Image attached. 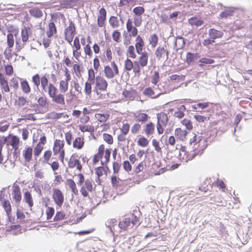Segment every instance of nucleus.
Wrapping results in <instances>:
<instances>
[{
  "instance_id": "1",
  "label": "nucleus",
  "mask_w": 252,
  "mask_h": 252,
  "mask_svg": "<svg viewBox=\"0 0 252 252\" xmlns=\"http://www.w3.org/2000/svg\"><path fill=\"white\" fill-rule=\"evenodd\" d=\"M52 196L55 203L59 207L62 206L64 201V196L61 190L59 189H53Z\"/></svg>"
},
{
  "instance_id": "2",
  "label": "nucleus",
  "mask_w": 252,
  "mask_h": 252,
  "mask_svg": "<svg viewBox=\"0 0 252 252\" xmlns=\"http://www.w3.org/2000/svg\"><path fill=\"white\" fill-rule=\"evenodd\" d=\"M12 188L13 190L12 195H13V199L15 201V204L18 205L22 199V193L20 188L18 185L16 184H14Z\"/></svg>"
},
{
  "instance_id": "3",
  "label": "nucleus",
  "mask_w": 252,
  "mask_h": 252,
  "mask_svg": "<svg viewBox=\"0 0 252 252\" xmlns=\"http://www.w3.org/2000/svg\"><path fill=\"white\" fill-rule=\"evenodd\" d=\"M95 89H98L101 91L106 90L108 83L107 81L101 76H97L96 77Z\"/></svg>"
},
{
  "instance_id": "4",
  "label": "nucleus",
  "mask_w": 252,
  "mask_h": 252,
  "mask_svg": "<svg viewBox=\"0 0 252 252\" xmlns=\"http://www.w3.org/2000/svg\"><path fill=\"white\" fill-rule=\"evenodd\" d=\"M106 10L104 7H102L99 10V15L97 19V24L99 27L104 26L106 20Z\"/></svg>"
},
{
  "instance_id": "5",
  "label": "nucleus",
  "mask_w": 252,
  "mask_h": 252,
  "mask_svg": "<svg viewBox=\"0 0 252 252\" xmlns=\"http://www.w3.org/2000/svg\"><path fill=\"white\" fill-rule=\"evenodd\" d=\"M0 200L1 202L2 206L5 210L6 215L9 219L11 213V206L10 203L8 200L3 199V197H2L1 195L0 196Z\"/></svg>"
},
{
  "instance_id": "6",
  "label": "nucleus",
  "mask_w": 252,
  "mask_h": 252,
  "mask_svg": "<svg viewBox=\"0 0 252 252\" xmlns=\"http://www.w3.org/2000/svg\"><path fill=\"white\" fill-rule=\"evenodd\" d=\"M135 41L136 43L135 46L136 51L138 54H141L142 51L145 46L144 40L140 35H138L136 36Z\"/></svg>"
},
{
  "instance_id": "7",
  "label": "nucleus",
  "mask_w": 252,
  "mask_h": 252,
  "mask_svg": "<svg viewBox=\"0 0 252 252\" xmlns=\"http://www.w3.org/2000/svg\"><path fill=\"white\" fill-rule=\"evenodd\" d=\"M186 39H185L182 36H177L175 40L174 48L176 49V51L183 48L186 45Z\"/></svg>"
},
{
  "instance_id": "8",
  "label": "nucleus",
  "mask_w": 252,
  "mask_h": 252,
  "mask_svg": "<svg viewBox=\"0 0 252 252\" xmlns=\"http://www.w3.org/2000/svg\"><path fill=\"white\" fill-rule=\"evenodd\" d=\"M208 34L210 37L215 40L216 39L221 38L223 35V32L220 31L212 28L209 30Z\"/></svg>"
},
{
  "instance_id": "9",
  "label": "nucleus",
  "mask_w": 252,
  "mask_h": 252,
  "mask_svg": "<svg viewBox=\"0 0 252 252\" xmlns=\"http://www.w3.org/2000/svg\"><path fill=\"white\" fill-rule=\"evenodd\" d=\"M33 150L31 147H26L23 152V156L26 162H30L32 157Z\"/></svg>"
},
{
  "instance_id": "10",
  "label": "nucleus",
  "mask_w": 252,
  "mask_h": 252,
  "mask_svg": "<svg viewBox=\"0 0 252 252\" xmlns=\"http://www.w3.org/2000/svg\"><path fill=\"white\" fill-rule=\"evenodd\" d=\"M134 117H135V120L141 122V124L146 123L150 118L148 114L143 113H140L137 115L134 114Z\"/></svg>"
},
{
  "instance_id": "11",
  "label": "nucleus",
  "mask_w": 252,
  "mask_h": 252,
  "mask_svg": "<svg viewBox=\"0 0 252 252\" xmlns=\"http://www.w3.org/2000/svg\"><path fill=\"white\" fill-rule=\"evenodd\" d=\"M236 9L233 7H228L225 11L220 13V16L221 18H227L228 17L232 16Z\"/></svg>"
},
{
  "instance_id": "12",
  "label": "nucleus",
  "mask_w": 252,
  "mask_h": 252,
  "mask_svg": "<svg viewBox=\"0 0 252 252\" xmlns=\"http://www.w3.org/2000/svg\"><path fill=\"white\" fill-rule=\"evenodd\" d=\"M141 56L139 58V60L138 61L142 67H144L147 65L148 61V53L146 52H142V53L140 54Z\"/></svg>"
},
{
  "instance_id": "13",
  "label": "nucleus",
  "mask_w": 252,
  "mask_h": 252,
  "mask_svg": "<svg viewBox=\"0 0 252 252\" xmlns=\"http://www.w3.org/2000/svg\"><path fill=\"white\" fill-rule=\"evenodd\" d=\"M117 222V220L115 219H111L110 220H108L105 222V225L107 227H108L110 231L113 233V235L114 236V241H116V237L115 236L113 228L115 225H116V223Z\"/></svg>"
},
{
  "instance_id": "14",
  "label": "nucleus",
  "mask_w": 252,
  "mask_h": 252,
  "mask_svg": "<svg viewBox=\"0 0 252 252\" xmlns=\"http://www.w3.org/2000/svg\"><path fill=\"white\" fill-rule=\"evenodd\" d=\"M132 220L128 218H126L123 220L122 221H120L119 223V227L124 230H126L129 226H130Z\"/></svg>"
},
{
  "instance_id": "15",
  "label": "nucleus",
  "mask_w": 252,
  "mask_h": 252,
  "mask_svg": "<svg viewBox=\"0 0 252 252\" xmlns=\"http://www.w3.org/2000/svg\"><path fill=\"white\" fill-rule=\"evenodd\" d=\"M24 201L31 208L33 205L32 197L31 192L28 190L24 193Z\"/></svg>"
},
{
  "instance_id": "16",
  "label": "nucleus",
  "mask_w": 252,
  "mask_h": 252,
  "mask_svg": "<svg viewBox=\"0 0 252 252\" xmlns=\"http://www.w3.org/2000/svg\"><path fill=\"white\" fill-rule=\"evenodd\" d=\"M49 31L47 32V35L48 37H52L54 34H55L57 32V28L53 22H51L49 24Z\"/></svg>"
},
{
  "instance_id": "17",
  "label": "nucleus",
  "mask_w": 252,
  "mask_h": 252,
  "mask_svg": "<svg viewBox=\"0 0 252 252\" xmlns=\"http://www.w3.org/2000/svg\"><path fill=\"white\" fill-rule=\"evenodd\" d=\"M189 23L191 26L199 27L203 24L204 21L196 17H192L189 19Z\"/></svg>"
},
{
  "instance_id": "18",
  "label": "nucleus",
  "mask_w": 252,
  "mask_h": 252,
  "mask_svg": "<svg viewBox=\"0 0 252 252\" xmlns=\"http://www.w3.org/2000/svg\"><path fill=\"white\" fill-rule=\"evenodd\" d=\"M199 56L197 53L188 52L186 56V62L188 64H190L197 60Z\"/></svg>"
},
{
  "instance_id": "19",
  "label": "nucleus",
  "mask_w": 252,
  "mask_h": 252,
  "mask_svg": "<svg viewBox=\"0 0 252 252\" xmlns=\"http://www.w3.org/2000/svg\"><path fill=\"white\" fill-rule=\"evenodd\" d=\"M145 128L144 129V131L148 136L154 133L155 130V125L153 123L150 122L147 124L145 126Z\"/></svg>"
},
{
  "instance_id": "20",
  "label": "nucleus",
  "mask_w": 252,
  "mask_h": 252,
  "mask_svg": "<svg viewBox=\"0 0 252 252\" xmlns=\"http://www.w3.org/2000/svg\"><path fill=\"white\" fill-rule=\"evenodd\" d=\"M30 29L29 27H24L21 31L22 41L24 43L28 40Z\"/></svg>"
},
{
  "instance_id": "21",
  "label": "nucleus",
  "mask_w": 252,
  "mask_h": 252,
  "mask_svg": "<svg viewBox=\"0 0 252 252\" xmlns=\"http://www.w3.org/2000/svg\"><path fill=\"white\" fill-rule=\"evenodd\" d=\"M52 100L53 102L58 104L63 105L65 104L64 95L61 94H57L52 97Z\"/></svg>"
},
{
  "instance_id": "22",
  "label": "nucleus",
  "mask_w": 252,
  "mask_h": 252,
  "mask_svg": "<svg viewBox=\"0 0 252 252\" xmlns=\"http://www.w3.org/2000/svg\"><path fill=\"white\" fill-rule=\"evenodd\" d=\"M143 94L145 95L151 97L152 98H157L160 95V93L157 94L156 95L153 96L155 94V92L154 90L151 87L146 88L143 92Z\"/></svg>"
},
{
  "instance_id": "23",
  "label": "nucleus",
  "mask_w": 252,
  "mask_h": 252,
  "mask_svg": "<svg viewBox=\"0 0 252 252\" xmlns=\"http://www.w3.org/2000/svg\"><path fill=\"white\" fill-rule=\"evenodd\" d=\"M84 144L83 139L81 137H77L73 142V147L77 149H81Z\"/></svg>"
},
{
  "instance_id": "24",
  "label": "nucleus",
  "mask_w": 252,
  "mask_h": 252,
  "mask_svg": "<svg viewBox=\"0 0 252 252\" xmlns=\"http://www.w3.org/2000/svg\"><path fill=\"white\" fill-rule=\"evenodd\" d=\"M67 185L69 186V188L71 190L72 192L77 195L78 194V191L76 188V185L75 182L71 179H67L66 180Z\"/></svg>"
},
{
  "instance_id": "25",
  "label": "nucleus",
  "mask_w": 252,
  "mask_h": 252,
  "mask_svg": "<svg viewBox=\"0 0 252 252\" xmlns=\"http://www.w3.org/2000/svg\"><path fill=\"white\" fill-rule=\"evenodd\" d=\"M48 92L49 96L52 98L57 94L58 90L53 84L50 83L48 87Z\"/></svg>"
},
{
  "instance_id": "26",
  "label": "nucleus",
  "mask_w": 252,
  "mask_h": 252,
  "mask_svg": "<svg viewBox=\"0 0 252 252\" xmlns=\"http://www.w3.org/2000/svg\"><path fill=\"white\" fill-rule=\"evenodd\" d=\"M30 14L35 18H40L43 15V13L41 10L37 8H33L29 10Z\"/></svg>"
},
{
  "instance_id": "27",
  "label": "nucleus",
  "mask_w": 252,
  "mask_h": 252,
  "mask_svg": "<svg viewBox=\"0 0 252 252\" xmlns=\"http://www.w3.org/2000/svg\"><path fill=\"white\" fill-rule=\"evenodd\" d=\"M158 122L161 121L163 125L166 126L168 121V118L166 114L163 113L157 115Z\"/></svg>"
},
{
  "instance_id": "28",
  "label": "nucleus",
  "mask_w": 252,
  "mask_h": 252,
  "mask_svg": "<svg viewBox=\"0 0 252 252\" xmlns=\"http://www.w3.org/2000/svg\"><path fill=\"white\" fill-rule=\"evenodd\" d=\"M96 77H95V72L93 68L88 70V79L87 82H90L91 84H94Z\"/></svg>"
},
{
  "instance_id": "29",
  "label": "nucleus",
  "mask_w": 252,
  "mask_h": 252,
  "mask_svg": "<svg viewBox=\"0 0 252 252\" xmlns=\"http://www.w3.org/2000/svg\"><path fill=\"white\" fill-rule=\"evenodd\" d=\"M21 89L23 92L26 94H29L31 92V88L28 82L24 80L21 83Z\"/></svg>"
},
{
  "instance_id": "30",
  "label": "nucleus",
  "mask_w": 252,
  "mask_h": 252,
  "mask_svg": "<svg viewBox=\"0 0 252 252\" xmlns=\"http://www.w3.org/2000/svg\"><path fill=\"white\" fill-rule=\"evenodd\" d=\"M69 25L65 28L64 31V34H68V33H70L71 32H76V26L75 24L70 20H69Z\"/></svg>"
},
{
  "instance_id": "31",
  "label": "nucleus",
  "mask_w": 252,
  "mask_h": 252,
  "mask_svg": "<svg viewBox=\"0 0 252 252\" xmlns=\"http://www.w3.org/2000/svg\"><path fill=\"white\" fill-rule=\"evenodd\" d=\"M104 72L106 77L108 78L111 79L114 76V73L109 65H106L104 67Z\"/></svg>"
},
{
  "instance_id": "32",
  "label": "nucleus",
  "mask_w": 252,
  "mask_h": 252,
  "mask_svg": "<svg viewBox=\"0 0 252 252\" xmlns=\"http://www.w3.org/2000/svg\"><path fill=\"white\" fill-rule=\"evenodd\" d=\"M32 81L34 85L35 86V87L34 88V89L36 90V88L37 90H39V86L40 83V77L38 73L35 74L32 76Z\"/></svg>"
},
{
  "instance_id": "33",
  "label": "nucleus",
  "mask_w": 252,
  "mask_h": 252,
  "mask_svg": "<svg viewBox=\"0 0 252 252\" xmlns=\"http://www.w3.org/2000/svg\"><path fill=\"white\" fill-rule=\"evenodd\" d=\"M134 63H133L129 59L127 58L125 62L124 69L126 71H130L133 68Z\"/></svg>"
},
{
  "instance_id": "34",
  "label": "nucleus",
  "mask_w": 252,
  "mask_h": 252,
  "mask_svg": "<svg viewBox=\"0 0 252 252\" xmlns=\"http://www.w3.org/2000/svg\"><path fill=\"white\" fill-rule=\"evenodd\" d=\"M158 37L156 33H154L151 35L149 39L150 44L152 45V48H155L158 43Z\"/></svg>"
},
{
  "instance_id": "35",
  "label": "nucleus",
  "mask_w": 252,
  "mask_h": 252,
  "mask_svg": "<svg viewBox=\"0 0 252 252\" xmlns=\"http://www.w3.org/2000/svg\"><path fill=\"white\" fill-rule=\"evenodd\" d=\"M109 22L113 28H116L119 25V22L117 17L112 16L110 17Z\"/></svg>"
},
{
  "instance_id": "36",
  "label": "nucleus",
  "mask_w": 252,
  "mask_h": 252,
  "mask_svg": "<svg viewBox=\"0 0 252 252\" xmlns=\"http://www.w3.org/2000/svg\"><path fill=\"white\" fill-rule=\"evenodd\" d=\"M2 139H0V163H2L3 161V155L2 154V150L4 144L7 141V137L3 136Z\"/></svg>"
},
{
  "instance_id": "37",
  "label": "nucleus",
  "mask_w": 252,
  "mask_h": 252,
  "mask_svg": "<svg viewBox=\"0 0 252 252\" xmlns=\"http://www.w3.org/2000/svg\"><path fill=\"white\" fill-rule=\"evenodd\" d=\"M199 66L202 67L204 64H212L215 63L214 60L211 58H202L199 60Z\"/></svg>"
},
{
  "instance_id": "38",
  "label": "nucleus",
  "mask_w": 252,
  "mask_h": 252,
  "mask_svg": "<svg viewBox=\"0 0 252 252\" xmlns=\"http://www.w3.org/2000/svg\"><path fill=\"white\" fill-rule=\"evenodd\" d=\"M75 154H73L68 161V167L70 168H74L77 164L79 163V160L78 159H74L73 158L75 157Z\"/></svg>"
},
{
  "instance_id": "39",
  "label": "nucleus",
  "mask_w": 252,
  "mask_h": 252,
  "mask_svg": "<svg viewBox=\"0 0 252 252\" xmlns=\"http://www.w3.org/2000/svg\"><path fill=\"white\" fill-rule=\"evenodd\" d=\"M137 144L139 146L145 147L149 144V141L144 136H141L137 141Z\"/></svg>"
},
{
  "instance_id": "40",
  "label": "nucleus",
  "mask_w": 252,
  "mask_h": 252,
  "mask_svg": "<svg viewBox=\"0 0 252 252\" xmlns=\"http://www.w3.org/2000/svg\"><path fill=\"white\" fill-rule=\"evenodd\" d=\"M132 11L136 16L141 17V16L144 13L145 9L142 6H137L133 9Z\"/></svg>"
},
{
  "instance_id": "41",
  "label": "nucleus",
  "mask_w": 252,
  "mask_h": 252,
  "mask_svg": "<svg viewBox=\"0 0 252 252\" xmlns=\"http://www.w3.org/2000/svg\"><path fill=\"white\" fill-rule=\"evenodd\" d=\"M123 35L124 37V44L127 46L130 43L131 37L132 35H130V34H128L127 32L126 31H124Z\"/></svg>"
},
{
  "instance_id": "42",
  "label": "nucleus",
  "mask_w": 252,
  "mask_h": 252,
  "mask_svg": "<svg viewBox=\"0 0 252 252\" xmlns=\"http://www.w3.org/2000/svg\"><path fill=\"white\" fill-rule=\"evenodd\" d=\"M65 219V215L64 213L62 211H57L55 216L54 217L53 220L54 221H58Z\"/></svg>"
},
{
  "instance_id": "43",
  "label": "nucleus",
  "mask_w": 252,
  "mask_h": 252,
  "mask_svg": "<svg viewBox=\"0 0 252 252\" xmlns=\"http://www.w3.org/2000/svg\"><path fill=\"white\" fill-rule=\"evenodd\" d=\"M43 147L41 145H39L37 144L34 148L33 154L35 157V160H37V157H38L41 154Z\"/></svg>"
},
{
  "instance_id": "44",
  "label": "nucleus",
  "mask_w": 252,
  "mask_h": 252,
  "mask_svg": "<svg viewBox=\"0 0 252 252\" xmlns=\"http://www.w3.org/2000/svg\"><path fill=\"white\" fill-rule=\"evenodd\" d=\"M140 64L139 63L138 61L134 62V65H133V72L135 73V75L139 76L140 75Z\"/></svg>"
},
{
  "instance_id": "45",
  "label": "nucleus",
  "mask_w": 252,
  "mask_h": 252,
  "mask_svg": "<svg viewBox=\"0 0 252 252\" xmlns=\"http://www.w3.org/2000/svg\"><path fill=\"white\" fill-rule=\"evenodd\" d=\"M123 95L125 98L129 100H132L134 98V93L132 92L125 90L123 92Z\"/></svg>"
},
{
  "instance_id": "46",
  "label": "nucleus",
  "mask_w": 252,
  "mask_h": 252,
  "mask_svg": "<svg viewBox=\"0 0 252 252\" xmlns=\"http://www.w3.org/2000/svg\"><path fill=\"white\" fill-rule=\"evenodd\" d=\"M165 53V49L164 48L158 47L157 48L156 52H155V55L156 56V57L158 60H160V58L162 57V55Z\"/></svg>"
},
{
  "instance_id": "47",
  "label": "nucleus",
  "mask_w": 252,
  "mask_h": 252,
  "mask_svg": "<svg viewBox=\"0 0 252 252\" xmlns=\"http://www.w3.org/2000/svg\"><path fill=\"white\" fill-rule=\"evenodd\" d=\"M20 142L19 138L16 135H12L9 139V145L11 146L19 145Z\"/></svg>"
},
{
  "instance_id": "48",
  "label": "nucleus",
  "mask_w": 252,
  "mask_h": 252,
  "mask_svg": "<svg viewBox=\"0 0 252 252\" xmlns=\"http://www.w3.org/2000/svg\"><path fill=\"white\" fill-rule=\"evenodd\" d=\"M68 83L65 82L64 80H62L60 83V90L63 93H64L68 89Z\"/></svg>"
},
{
  "instance_id": "49",
  "label": "nucleus",
  "mask_w": 252,
  "mask_h": 252,
  "mask_svg": "<svg viewBox=\"0 0 252 252\" xmlns=\"http://www.w3.org/2000/svg\"><path fill=\"white\" fill-rule=\"evenodd\" d=\"M38 104L41 107H47L49 105V103L47 102V98L40 96L37 99Z\"/></svg>"
},
{
  "instance_id": "50",
  "label": "nucleus",
  "mask_w": 252,
  "mask_h": 252,
  "mask_svg": "<svg viewBox=\"0 0 252 252\" xmlns=\"http://www.w3.org/2000/svg\"><path fill=\"white\" fill-rule=\"evenodd\" d=\"M109 115L107 114H97L96 115V118L101 122H105L109 118Z\"/></svg>"
},
{
  "instance_id": "51",
  "label": "nucleus",
  "mask_w": 252,
  "mask_h": 252,
  "mask_svg": "<svg viewBox=\"0 0 252 252\" xmlns=\"http://www.w3.org/2000/svg\"><path fill=\"white\" fill-rule=\"evenodd\" d=\"M103 138L104 140L108 144H112L113 143V137L111 135L104 133L103 134Z\"/></svg>"
},
{
  "instance_id": "52",
  "label": "nucleus",
  "mask_w": 252,
  "mask_h": 252,
  "mask_svg": "<svg viewBox=\"0 0 252 252\" xmlns=\"http://www.w3.org/2000/svg\"><path fill=\"white\" fill-rule=\"evenodd\" d=\"M121 37V34L119 30H115L112 33V38L115 41L119 42L120 41Z\"/></svg>"
},
{
  "instance_id": "53",
  "label": "nucleus",
  "mask_w": 252,
  "mask_h": 252,
  "mask_svg": "<svg viewBox=\"0 0 252 252\" xmlns=\"http://www.w3.org/2000/svg\"><path fill=\"white\" fill-rule=\"evenodd\" d=\"M181 123L185 126L186 128L189 130L192 129V123L190 120L184 119L181 121Z\"/></svg>"
},
{
  "instance_id": "54",
  "label": "nucleus",
  "mask_w": 252,
  "mask_h": 252,
  "mask_svg": "<svg viewBox=\"0 0 252 252\" xmlns=\"http://www.w3.org/2000/svg\"><path fill=\"white\" fill-rule=\"evenodd\" d=\"M134 50L135 48L134 46L130 45L129 46L127 51V53L129 55V57L132 59H135L136 57V55L134 52Z\"/></svg>"
},
{
  "instance_id": "55",
  "label": "nucleus",
  "mask_w": 252,
  "mask_h": 252,
  "mask_svg": "<svg viewBox=\"0 0 252 252\" xmlns=\"http://www.w3.org/2000/svg\"><path fill=\"white\" fill-rule=\"evenodd\" d=\"M7 43L9 48H12L14 45V40L11 33H8L7 35Z\"/></svg>"
},
{
  "instance_id": "56",
  "label": "nucleus",
  "mask_w": 252,
  "mask_h": 252,
  "mask_svg": "<svg viewBox=\"0 0 252 252\" xmlns=\"http://www.w3.org/2000/svg\"><path fill=\"white\" fill-rule=\"evenodd\" d=\"M7 32L8 33H11L12 35H14L16 37L18 34L19 31L17 28L13 27V26H10L7 28Z\"/></svg>"
},
{
  "instance_id": "57",
  "label": "nucleus",
  "mask_w": 252,
  "mask_h": 252,
  "mask_svg": "<svg viewBox=\"0 0 252 252\" xmlns=\"http://www.w3.org/2000/svg\"><path fill=\"white\" fill-rule=\"evenodd\" d=\"M90 82H86L85 83L84 91L86 95H90L92 92V85Z\"/></svg>"
},
{
  "instance_id": "58",
  "label": "nucleus",
  "mask_w": 252,
  "mask_h": 252,
  "mask_svg": "<svg viewBox=\"0 0 252 252\" xmlns=\"http://www.w3.org/2000/svg\"><path fill=\"white\" fill-rule=\"evenodd\" d=\"M184 133V132L180 128H177L175 130V136L180 140H183L185 138Z\"/></svg>"
},
{
  "instance_id": "59",
  "label": "nucleus",
  "mask_w": 252,
  "mask_h": 252,
  "mask_svg": "<svg viewBox=\"0 0 252 252\" xmlns=\"http://www.w3.org/2000/svg\"><path fill=\"white\" fill-rule=\"evenodd\" d=\"M55 213V210L53 207H48L46 213L47 215V220H50L53 216Z\"/></svg>"
},
{
  "instance_id": "60",
  "label": "nucleus",
  "mask_w": 252,
  "mask_h": 252,
  "mask_svg": "<svg viewBox=\"0 0 252 252\" xmlns=\"http://www.w3.org/2000/svg\"><path fill=\"white\" fill-rule=\"evenodd\" d=\"M127 33L129 32L130 35H132L133 37H135L137 36L138 33V30L136 27L133 26L131 28H129L128 29H127Z\"/></svg>"
},
{
  "instance_id": "61",
  "label": "nucleus",
  "mask_w": 252,
  "mask_h": 252,
  "mask_svg": "<svg viewBox=\"0 0 252 252\" xmlns=\"http://www.w3.org/2000/svg\"><path fill=\"white\" fill-rule=\"evenodd\" d=\"M112 185L113 187H117L119 186L120 179L116 175H113L111 178Z\"/></svg>"
},
{
  "instance_id": "62",
  "label": "nucleus",
  "mask_w": 252,
  "mask_h": 252,
  "mask_svg": "<svg viewBox=\"0 0 252 252\" xmlns=\"http://www.w3.org/2000/svg\"><path fill=\"white\" fill-rule=\"evenodd\" d=\"M130 125L128 123L124 124L122 128H121V132L124 135H126L129 130Z\"/></svg>"
},
{
  "instance_id": "63",
  "label": "nucleus",
  "mask_w": 252,
  "mask_h": 252,
  "mask_svg": "<svg viewBox=\"0 0 252 252\" xmlns=\"http://www.w3.org/2000/svg\"><path fill=\"white\" fill-rule=\"evenodd\" d=\"M159 80V74L158 71H156L154 73L152 83L156 85L158 84Z\"/></svg>"
},
{
  "instance_id": "64",
  "label": "nucleus",
  "mask_w": 252,
  "mask_h": 252,
  "mask_svg": "<svg viewBox=\"0 0 252 252\" xmlns=\"http://www.w3.org/2000/svg\"><path fill=\"white\" fill-rule=\"evenodd\" d=\"M5 73L8 76H11L13 73V68L11 64L5 65Z\"/></svg>"
}]
</instances>
